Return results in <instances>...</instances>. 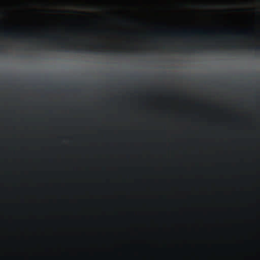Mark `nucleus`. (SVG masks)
I'll return each instance as SVG.
<instances>
[{
    "instance_id": "f257e3e1",
    "label": "nucleus",
    "mask_w": 260,
    "mask_h": 260,
    "mask_svg": "<svg viewBox=\"0 0 260 260\" xmlns=\"http://www.w3.org/2000/svg\"><path fill=\"white\" fill-rule=\"evenodd\" d=\"M252 2V0H246V2L247 3H251Z\"/></svg>"
},
{
    "instance_id": "f03ea898",
    "label": "nucleus",
    "mask_w": 260,
    "mask_h": 260,
    "mask_svg": "<svg viewBox=\"0 0 260 260\" xmlns=\"http://www.w3.org/2000/svg\"><path fill=\"white\" fill-rule=\"evenodd\" d=\"M232 3L235 4L236 3L235 0H233L232 2H231Z\"/></svg>"
}]
</instances>
